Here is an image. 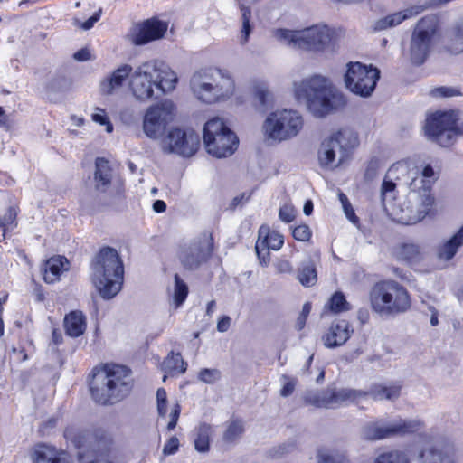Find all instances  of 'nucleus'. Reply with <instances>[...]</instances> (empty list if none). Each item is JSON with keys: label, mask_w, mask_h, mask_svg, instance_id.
Wrapping results in <instances>:
<instances>
[{"label": "nucleus", "mask_w": 463, "mask_h": 463, "mask_svg": "<svg viewBox=\"0 0 463 463\" xmlns=\"http://www.w3.org/2000/svg\"><path fill=\"white\" fill-rule=\"evenodd\" d=\"M304 401L307 404L317 408L332 409L331 388L307 392L304 395Z\"/></svg>", "instance_id": "obj_35"}, {"label": "nucleus", "mask_w": 463, "mask_h": 463, "mask_svg": "<svg viewBox=\"0 0 463 463\" xmlns=\"http://www.w3.org/2000/svg\"><path fill=\"white\" fill-rule=\"evenodd\" d=\"M91 280L104 299H111L121 290L124 279L123 262L118 251L102 248L91 263Z\"/></svg>", "instance_id": "obj_4"}, {"label": "nucleus", "mask_w": 463, "mask_h": 463, "mask_svg": "<svg viewBox=\"0 0 463 463\" xmlns=\"http://www.w3.org/2000/svg\"><path fill=\"white\" fill-rule=\"evenodd\" d=\"M241 19H242L241 43L244 44L245 43H247L249 36L250 34V32H251V27L250 24L251 12H250V8H248L244 5L241 6Z\"/></svg>", "instance_id": "obj_44"}, {"label": "nucleus", "mask_w": 463, "mask_h": 463, "mask_svg": "<svg viewBox=\"0 0 463 463\" xmlns=\"http://www.w3.org/2000/svg\"><path fill=\"white\" fill-rule=\"evenodd\" d=\"M17 213L14 208L9 207L6 213L0 219V226L3 229V237L9 228L14 223Z\"/></svg>", "instance_id": "obj_48"}, {"label": "nucleus", "mask_w": 463, "mask_h": 463, "mask_svg": "<svg viewBox=\"0 0 463 463\" xmlns=\"http://www.w3.org/2000/svg\"><path fill=\"white\" fill-rule=\"evenodd\" d=\"M357 134L350 128H343L324 140L318 151L322 167L333 168L345 162L358 146Z\"/></svg>", "instance_id": "obj_10"}, {"label": "nucleus", "mask_w": 463, "mask_h": 463, "mask_svg": "<svg viewBox=\"0 0 463 463\" xmlns=\"http://www.w3.org/2000/svg\"><path fill=\"white\" fill-rule=\"evenodd\" d=\"M292 235L295 240L299 241H308L311 238L312 232L307 224H302L295 227L292 231Z\"/></svg>", "instance_id": "obj_51"}, {"label": "nucleus", "mask_w": 463, "mask_h": 463, "mask_svg": "<svg viewBox=\"0 0 463 463\" xmlns=\"http://www.w3.org/2000/svg\"><path fill=\"white\" fill-rule=\"evenodd\" d=\"M203 142L210 155L222 158L234 153L239 140L220 118H213L204 125Z\"/></svg>", "instance_id": "obj_11"}, {"label": "nucleus", "mask_w": 463, "mask_h": 463, "mask_svg": "<svg viewBox=\"0 0 463 463\" xmlns=\"http://www.w3.org/2000/svg\"><path fill=\"white\" fill-rule=\"evenodd\" d=\"M174 111V103L167 99L148 107L143 118L145 135L151 139L160 138L173 120Z\"/></svg>", "instance_id": "obj_17"}, {"label": "nucleus", "mask_w": 463, "mask_h": 463, "mask_svg": "<svg viewBox=\"0 0 463 463\" xmlns=\"http://www.w3.org/2000/svg\"><path fill=\"white\" fill-rule=\"evenodd\" d=\"M303 118L293 109H278L270 113L264 121L265 135L277 141L296 137L303 128Z\"/></svg>", "instance_id": "obj_12"}, {"label": "nucleus", "mask_w": 463, "mask_h": 463, "mask_svg": "<svg viewBox=\"0 0 463 463\" xmlns=\"http://www.w3.org/2000/svg\"><path fill=\"white\" fill-rule=\"evenodd\" d=\"M421 255L420 249L417 244L405 243L401 247L400 256L408 261H417Z\"/></svg>", "instance_id": "obj_43"}, {"label": "nucleus", "mask_w": 463, "mask_h": 463, "mask_svg": "<svg viewBox=\"0 0 463 463\" xmlns=\"http://www.w3.org/2000/svg\"><path fill=\"white\" fill-rule=\"evenodd\" d=\"M188 295V287L186 283L178 276L175 275V290H174V301L176 307H180Z\"/></svg>", "instance_id": "obj_41"}, {"label": "nucleus", "mask_w": 463, "mask_h": 463, "mask_svg": "<svg viewBox=\"0 0 463 463\" xmlns=\"http://www.w3.org/2000/svg\"><path fill=\"white\" fill-rule=\"evenodd\" d=\"M152 64L155 65V80L156 83V90H160L163 94L173 91L178 82V77L175 71H173L166 63L153 60Z\"/></svg>", "instance_id": "obj_24"}, {"label": "nucleus", "mask_w": 463, "mask_h": 463, "mask_svg": "<svg viewBox=\"0 0 463 463\" xmlns=\"http://www.w3.org/2000/svg\"><path fill=\"white\" fill-rule=\"evenodd\" d=\"M298 279L304 287H312L317 281V269L314 263L310 260L302 263L298 269Z\"/></svg>", "instance_id": "obj_38"}, {"label": "nucleus", "mask_w": 463, "mask_h": 463, "mask_svg": "<svg viewBox=\"0 0 463 463\" xmlns=\"http://www.w3.org/2000/svg\"><path fill=\"white\" fill-rule=\"evenodd\" d=\"M131 389L130 371L119 364H106L94 374L90 383L91 397L97 403L103 405L120 401Z\"/></svg>", "instance_id": "obj_3"}, {"label": "nucleus", "mask_w": 463, "mask_h": 463, "mask_svg": "<svg viewBox=\"0 0 463 463\" xmlns=\"http://www.w3.org/2000/svg\"><path fill=\"white\" fill-rule=\"evenodd\" d=\"M221 377V372L215 368H204L198 373V379L206 384H213L217 383Z\"/></svg>", "instance_id": "obj_45"}, {"label": "nucleus", "mask_w": 463, "mask_h": 463, "mask_svg": "<svg viewBox=\"0 0 463 463\" xmlns=\"http://www.w3.org/2000/svg\"><path fill=\"white\" fill-rule=\"evenodd\" d=\"M370 301L373 311L386 317L405 313L411 307L407 289L394 280L376 283L370 292Z\"/></svg>", "instance_id": "obj_7"}, {"label": "nucleus", "mask_w": 463, "mask_h": 463, "mask_svg": "<svg viewBox=\"0 0 463 463\" xmlns=\"http://www.w3.org/2000/svg\"><path fill=\"white\" fill-rule=\"evenodd\" d=\"M328 307L334 313H340L349 310L350 305L341 292H336L331 297Z\"/></svg>", "instance_id": "obj_42"}, {"label": "nucleus", "mask_w": 463, "mask_h": 463, "mask_svg": "<svg viewBox=\"0 0 463 463\" xmlns=\"http://www.w3.org/2000/svg\"><path fill=\"white\" fill-rule=\"evenodd\" d=\"M213 427L206 422H201L194 429V449L199 453H207L210 450V437Z\"/></svg>", "instance_id": "obj_32"}, {"label": "nucleus", "mask_w": 463, "mask_h": 463, "mask_svg": "<svg viewBox=\"0 0 463 463\" xmlns=\"http://www.w3.org/2000/svg\"><path fill=\"white\" fill-rule=\"evenodd\" d=\"M402 175L404 176L406 174H399V177H389L388 173L386 174L381 187V195L383 201H385L388 196L392 197V193L396 187V184L392 181V179L402 180Z\"/></svg>", "instance_id": "obj_46"}, {"label": "nucleus", "mask_w": 463, "mask_h": 463, "mask_svg": "<svg viewBox=\"0 0 463 463\" xmlns=\"http://www.w3.org/2000/svg\"><path fill=\"white\" fill-rule=\"evenodd\" d=\"M459 92L449 87H439L435 88L430 91V95L433 97H454L458 95Z\"/></svg>", "instance_id": "obj_55"}, {"label": "nucleus", "mask_w": 463, "mask_h": 463, "mask_svg": "<svg viewBox=\"0 0 463 463\" xmlns=\"http://www.w3.org/2000/svg\"><path fill=\"white\" fill-rule=\"evenodd\" d=\"M422 5H413L404 10L391 14L375 21L374 31H383L402 24L403 21L417 16L424 11Z\"/></svg>", "instance_id": "obj_25"}, {"label": "nucleus", "mask_w": 463, "mask_h": 463, "mask_svg": "<svg viewBox=\"0 0 463 463\" xmlns=\"http://www.w3.org/2000/svg\"><path fill=\"white\" fill-rule=\"evenodd\" d=\"M200 146V136L192 128H172L162 139L164 153L176 154L183 157H191Z\"/></svg>", "instance_id": "obj_16"}, {"label": "nucleus", "mask_w": 463, "mask_h": 463, "mask_svg": "<svg viewBox=\"0 0 463 463\" xmlns=\"http://www.w3.org/2000/svg\"><path fill=\"white\" fill-rule=\"evenodd\" d=\"M155 68L152 61H145L131 74L129 89L137 100L147 101L154 97V90L156 89Z\"/></svg>", "instance_id": "obj_18"}, {"label": "nucleus", "mask_w": 463, "mask_h": 463, "mask_svg": "<svg viewBox=\"0 0 463 463\" xmlns=\"http://www.w3.org/2000/svg\"><path fill=\"white\" fill-rule=\"evenodd\" d=\"M95 165V189L100 193H107L111 186V169L109 161L99 157L96 159Z\"/></svg>", "instance_id": "obj_27"}, {"label": "nucleus", "mask_w": 463, "mask_h": 463, "mask_svg": "<svg viewBox=\"0 0 463 463\" xmlns=\"http://www.w3.org/2000/svg\"><path fill=\"white\" fill-rule=\"evenodd\" d=\"M276 270L278 273L290 274L293 272V267L288 260H281L276 263Z\"/></svg>", "instance_id": "obj_59"}, {"label": "nucleus", "mask_w": 463, "mask_h": 463, "mask_svg": "<svg viewBox=\"0 0 463 463\" xmlns=\"http://www.w3.org/2000/svg\"><path fill=\"white\" fill-rule=\"evenodd\" d=\"M33 458L36 463H69L64 452H58L53 447L46 444L35 447Z\"/></svg>", "instance_id": "obj_28"}, {"label": "nucleus", "mask_w": 463, "mask_h": 463, "mask_svg": "<svg viewBox=\"0 0 463 463\" xmlns=\"http://www.w3.org/2000/svg\"><path fill=\"white\" fill-rule=\"evenodd\" d=\"M401 392V385L392 384L389 386L382 384H374L371 386L367 392V397H372L373 400H393L399 397Z\"/></svg>", "instance_id": "obj_36"}, {"label": "nucleus", "mask_w": 463, "mask_h": 463, "mask_svg": "<svg viewBox=\"0 0 463 463\" xmlns=\"http://www.w3.org/2000/svg\"><path fill=\"white\" fill-rule=\"evenodd\" d=\"M161 369L166 374L171 376L184 373L187 369V364L184 361L180 353L173 351L164 359Z\"/></svg>", "instance_id": "obj_34"}, {"label": "nucleus", "mask_w": 463, "mask_h": 463, "mask_svg": "<svg viewBox=\"0 0 463 463\" xmlns=\"http://www.w3.org/2000/svg\"><path fill=\"white\" fill-rule=\"evenodd\" d=\"M179 448V440L176 437H172L168 439V441L165 444L163 448L164 455H173L175 454Z\"/></svg>", "instance_id": "obj_57"}, {"label": "nucleus", "mask_w": 463, "mask_h": 463, "mask_svg": "<svg viewBox=\"0 0 463 463\" xmlns=\"http://www.w3.org/2000/svg\"><path fill=\"white\" fill-rule=\"evenodd\" d=\"M310 311H311V304L309 302L305 303L303 305L302 311L297 320V326L298 327V329H302L304 327V326L306 324V320H307Z\"/></svg>", "instance_id": "obj_58"}, {"label": "nucleus", "mask_w": 463, "mask_h": 463, "mask_svg": "<svg viewBox=\"0 0 463 463\" xmlns=\"http://www.w3.org/2000/svg\"><path fill=\"white\" fill-rule=\"evenodd\" d=\"M346 458L334 448L321 446L316 450V463H338Z\"/></svg>", "instance_id": "obj_39"}, {"label": "nucleus", "mask_w": 463, "mask_h": 463, "mask_svg": "<svg viewBox=\"0 0 463 463\" xmlns=\"http://www.w3.org/2000/svg\"><path fill=\"white\" fill-rule=\"evenodd\" d=\"M244 432V423L241 420L234 419L228 422L227 428L223 432L222 439L225 443L232 444L236 442Z\"/></svg>", "instance_id": "obj_40"}, {"label": "nucleus", "mask_w": 463, "mask_h": 463, "mask_svg": "<svg viewBox=\"0 0 463 463\" xmlns=\"http://www.w3.org/2000/svg\"><path fill=\"white\" fill-rule=\"evenodd\" d=\"M168 24L157 18L145 21L132 34V43L135 45L146 44L151 41L162 38L166 33Z\"/></svg>", "instance_id": "obj_21"}, {"label": "nucleus", "mask_w": 463, "mask_h": 463, "mask_svg": "<svg viewBox=\"0 0 463 463\" xmlns=\"http://www.w3.org/2000/svg\"><path fill=\"white\" fill-rule=\"evenodd\" d=\"M296 217V211L290 204H284L279 208V218L286 222L289 223L294 221Z\"/></svg>", "instance_id": "obj_54"}, {"label": "nucleus", "mask_w": 463, "mask_h": 463, "mask_svg": "<svg viewBox=\"0 0 463 463\" xmlns=\"http://www.w3.org/2000/svg\"><path fill=\"white\" fill-rule=\"evenodd\" d=\"M463 244V226L449 240L444 241L437 249V257L439 260H449Z\"/></svg>", "instance_id": "obj_31"}, {"label": "nucleus", "mask_w": 463, "mask_h": 463, "mask_svg": "<svg viewBox=\"0 0 463 463\" xmlns=\"http://www.w3.org/2000/svg\"><path fill=\"white\" fill-rule=\"evenodd\" d=\"M335 32L326 25H317L304 30L276 29L273 36L281 44L292 49L325 51L334 41Z\"/></svg>", "instance_id": "obj_8"}, {"label": "nucleus", "mask_w": 463, "mask_h": 463, "mask_svg": "<svg viewBox=\"0 0 463 463\" xmlns=\"http://www.w3.org/2000/svg\"><path fill=\"white\" fill-rule=\"evenodd\" d=\"M373 463H410L403 452L391 451L379 455ZM419 463H454L453 458L435 449H428L420 453Z\"/></svg>", "instance_id": "obj_20"}, {"label": "nucleus", "mask_w": 463, "mask_h": 463, "mask_svg": "<svg viewBox=\"0 0 463 463\" xmlns=\"http://www.w3.org/2000/svg\"><path fill=\"white\" fill-rule=\"evenodd\" d=\"M133 68L129 64H122L115 69L99 83L100 92L103 95H112L121 89L128 79L130 80Z\"/></svg>", "instance_id": "obj_23"}, {"label": "nucleus", "mask_w": 463, "mask_h": 463, "mask_svg": "<svg viewBox=\"0 0 463 463\" xmlns=\"http://www.w3.org/2000/svg\"><path fill=\"white\" fill-rule=\"evenodd\" d=\"M456 111L436 112L426 119L425 133L443 147L451 146L458 135H463V123L457 125Z\"/></svg>", "instance_id": "obj_13"}, {"label": "nucleus", "mask_w": 463, "mask_h": 463, "mask_svg": "<svg viewBox=\"0 0 463 463\" xmlns=\"http://www.w3.org/2000/svg\"><path fill=\"white\" fill-rule=\"evenodd\" d=\"M102 9L99 8V10L95 12L87 21L81 23L80 20L74 19L73 24L74 25L81 28L82 30L88 31L91 29L94 26L95 23H97L100 19Z\"/></svg>", "instance_id": "obj_52"}, {"label": "nucleus", "mask_w": 463, "mask_h": 463, "mask_svg": "<svg viewBox=\"0 0 463 463\" xmlns=\"http://www.w3.org/2000/svg\"><path fill=\"white\" fill-rule=\"evenodd\" d=\"M153 210L156 213H164L166 210V203L162 200H156L153 203Z\"/></svg>", "instance_id": "obj_64"}, {"label": "nucleus", "mask_w": 463, "mask_h": 463, "mask_svg": "<svg viewBox=\"0 0 463 463\" xmlns=\"http://www.w3.org/2000/svg\"><path fill=\"white\" fill-rule=\"evenodd\" d=\"M338 197L346 218L350 220L352 222H356L358 221V218L356 217L347 196L344 193L340 192L338 194Z\"/></svg>", "instance_id": "obj_50"}, {"label": "nucleus", "mask_w": 463, "mask_h": 463, "mask_svg": "<svg viewBox=\"0 0 463 463\" xmlns=\"http://www.w3.org/2000/svg\"><path fill=\"white\" fill-rule=\"evenodd\" d=\"M295 97L306 104L316 118H324L343 105V95L337 92L330 80L321 75H313L294 83Z\"/></svg>", "instance_id": "obj_2"}, {"label": "nucleus", "mask_w": 463, "mask_h": 463, "mask_svg": "<svg viewBox=\"0 0 463 463\" xmlns=\"http://www.w3.org/2000/svg\"><path fill=\"white\" fill-rule=\"evenodd\" d=\"M73 58L78 61H86L90 60L91 54L88 49L84 48V49H80V51L76 52L73 54Z\"/></svg>", "instance_id": "obj_61"}, {"label": "nucleus", "mask_w": 463, "mask_h": 463, "mask_svg": "<svg viewBox=\"0 0 463 463\" xmlns=\"http://www.w3.org/2000/svg\"><path fill=\"white\" fill-rule=\"evenodd\" d=\"M439 37V19L435 14L420 18L411 35L409 54L412 64L420 66L429 57Z\"/></svg>", "instance_id": "obj_9"}, {"label": "nucleus", "mask_w": 463, "mask_h": 463, "mask_svg": "<svg viewBox=\"0 0 463 463\" xmlns=\"http://www.w3.org/2000/svg\"><path fill=\"white\" fill-rule=\"evenodd\" d=\"M256 252L260 260V264L267 266L269 263L270 257L268 248H264L260 241L256 242Z\"/></svg>", "instance_id": "obj_56"}, {"label": "nucleus", "mask_w": 463, "mask_h": 463, "mask_svg": "<svg viewBox=\"0 0 463 463\" xmlns=\"http://www.w3.org/2000/svg\"><path fill=\"white\" fill-rule=\"evenodd\" d=\"M86 317L81 311L70 312L64 317V328L68 335L79 337L86 330Z\"/></svg>", "instance_id": "obj_30"}, {"label": "nucleus", "mask_w": 463, "mask_h": 463, "mask_svg": "<svg viewBox=\"0 0 463 463\" xmlns=\"http://www.w3.org/2000/svg\"><path fill=\"white\" fill-rule=\"evenodd\" d=\"M190 89L197 99L213 104L230 99L235 91V83L226 71L209 68L193 74Z\"/></svg>", "instance_id": "obj_6"}, {"label": "nucleus", "mask_w": 463, "mask_h": 463, "mask_svg": "<svg viewBox=\"0 0 463 463\" xmlns=\"http://www.w3.org/2000/svg\"><path fill=\"white\" fill-rule=\"evenodd\" d=\"M353 333V326L348 321L335 320L323 335L322 341L326 348H335L345 345Z\"/></svg>", "instance_id": "obj_22"}, {"label": "nucleus", "mask_w": 463, "mask_h": 463, "mask_svg": "<svg viewBox=\"0 0 463 463\" xmlns=\"http://www.w3.org/2000/svg\"><path fill=\"white\" fill-rule=\"evenodd\" d=\"M399 174H406L404 184L410 188L408 202L410 203V222L415 223L423 220L432 210L434 197L431 194L435 172L431 165H427L420 174L415 167L410 168L406 163H397L388 169L389 177H399Z\"/></svg>", "instance_id": "obj_1"}, {"label": "nucleus", "mask_w": 463, "mask_h": 463, "mask_svg": "<svg viewBox=\"0 0 463 463\" xmlns=\"http://www.w3.org/2000/svg\"><path fill=\"white\" fill-rule=\"evenodd\" d=\"M232 319L229 316H222L217 322V330L221 333L227 332L231 326Z\"/></svg>", "instance_id": "obj_60"}, {"label": "nucleus", "mask_w": 463, "mask_h": 463, "mask_svg": "<svg viewBox=\"0 0 463 463\" xmlns=\"http://www.w3.org/2000/svg\"><path fill=\"white\" fill-rule=\"evenodd\" d=\"M423 427L422 421L419 420H398L388 426H381L378 423L366 424L362 434L366 439H381L394 435L411 434L420 430Z\"/></svg>", "instance_id": "obj_19"}, {"label": "nucleus", "mask_w": 463, "mask_h": 463, "mask_svg": "<svg viewBox=\"0 0 463 463\" xmlns=\"http://www.w3.org/2000/svg\"><path fill=\"white\" fill-rule=\"evenodd\" d=\"M213 250V236L210 232H203L180 245L178 259L185 269L195 270L210 259Z\"/></svg>", "instance_id": "obj_14"}, {"label": "nucleus", "mask_w": 463, "mask_h": 463, "mask_svg": "<svg viewBox=\"0 0 463 463\" xmlns=\"http://www.w3.org/2000/svg\"><path fill=\"white\" fill-rule=\"evenodd\" d=\"M91 118L94 122L106 126V131L108 133H111L113 131V126L109 121V117L105 109L100 108H96L95 112L91 115Z\"/></svg>", "instance_id": "obj_47"}, {"label": "nucleus", "mask_w": 463, "mask_h": 463, "mask_svg": "<svg viewBox=\"0 0 463 463\" xmlns=\"http://www.w3.org/2000/svg\"><path fill=\"white\" fill-rule=\"evenodd\" d=\"M68 87V80L66 78L61 77L55 79L51 82V88L54 90H60Z\"/></svg>", "instance_id": "obj_62"}, {"label": "nucleus", "mask_w": 463, "mask_h": 463, "mask_svg": "<svg viewBox=\"0 0 463 463\" xmlns=\"http://www.w3.org/2000/svg\"><path fill=\"white\" fill-rule=\"evenodd\" d=\"M367 397V392L360 390L343 388H331L332 409L347 404L348 402H356L361 399Z\"/></svg>", "instance_id": "obj_26"}, {"label": "nucleus", "mask_w": 463, "mask_h": 463, "mask_svg": "<svg viewBox=\"0 0 463 463\" xmlns=\"http://www.w3.org/2000/svg\"><path fill=\"white\" fill-rule=\"evenodd\" d=\"M281 382L283 386L280 390V395L282 397H288L291 395L295 390L297 384V379L286 374L281 376Z\"/></svg>", "instance_id": "obj_49"}, {"label": "nucleus", "mask_w": 463, "mask_h": 463, "mask_svg": "<svg viewBox=\"0 0 463 463\" xmlns=\"http://www.w3.org/2000/svg\"><path fill=\"white\" fill-rule=\"evenodd\" d=\"M257 241H260L264 248L279 250L284 243V237L278 232L270 231L269 226L262 225L259 230Z\"/></svg>", "instance_id": "obj_33"}, {"label": "nucleus", "mask_w": 463, "mask_h": 463, "mask_svg": "<svg viewBox=\"0 0 463 463\" xmlns=\"http://www.w3.org/2000/svg\"><path fill=\"white\" fill-rule=\"evenodd\" d=\"M428 310L430 312V325L432 326H436L439 324V318H438L439 313H438L437 309L432 306H429Z\"/></svg>", "instance_id": "obj_63"}, {"label": "nucleus", "mask_w": 463, "mask_h": 463, "mask_svg": "<svg viewBox=\"0 0 463 463\" xmlns=\"http://www.w3.org/2000/svg\"><path fill=\"white\" fill-rule=\"evenodd\" d=\"M157 411L160 416L165 417L167 411V395L164 388L156 392Z\"/></svg>", "instance_id": "obj_53"}, {"label": "nucleus", "mask_w": 463, "mask_h": 463, "mask_svg": "<svg viewBox=\"0 0 463 463\" xmlns=\"http://www.w3.org/2000/svg\"><path fill=\"white\" fill-rule=\"evenodd\" d=\"M69 261L65 257L55 256L50 258L44 267L43 279L46 283H54L59 280L63 270H67Z\"/></svg>", "instance_id": "obj_29"}, {"label": "nucleus", "mask_w": 463, "mask_h": 463, "mask_svg": "<svg viewBox=\"0 0 463 463\" xmlns=\"http://www.w3.org/2000/svg\"><path fill=\"white\" fill-rule=\"evenodd\" d=\"M64 437L79 451L80 463H113L111 456L112 439L103 430L91 433L75 426L67 427Z\"/></svg>", "instance_id": "obj_5"}, {"label": "nucleus", "mask_w": 463, "mask_h": 463, "mask_svg": "<svg viewBox=\"0 0 463 463\" xmlns=\"http://www.w3.org/2000/svg\"><path fill=\"white\" fill-rule=\"evenodd\" d=\"M380 78V71L361 62H350L345 74L346 88L361 97H369L375 89Z\"/></svg>", "instance_id": "obj_15"}, {"label": "nucleus", "mask_w": 463, "mask_h": 463, "mask_svg": "<svg viewBox=\"0 0 463 463\" xmlns=\"http://www.w3.org/2000/svg\"><path fill=\"white\" fill-rule=\"evenodd\" d=\"M253 94L256 101L257 109L265 112L272 102V95L265 82H256L253 86Z\"/></svg>", "instance_id": "obj_37"}]
</instances>
